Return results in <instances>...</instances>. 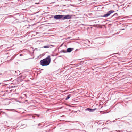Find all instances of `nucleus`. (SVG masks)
I'll list each match as a JSON object with an SVG mask.
<instances>
[{
  "label": "nucleus",
  "mask_w": 132,
  "mask_h": 132,
  "mask_svg": "<svg viewBox=\"0 0 132 132\" xmlns=\"http://www.w3.org/2000/svg\"><path fill=\"white\" fill-rule=\"evenodd\" d=\"M51 61V59L50 55L47 57L40 61L39 64L42 66H47L49 65Z\"/></svg>",
  "instance_id": "nucleus-1"
},
{
  "label": "nucleus",
  "mask_w": 132,
  "mask_h": 132,
  "mask_svg": "<svg viewBox=\"0 0 132 132\" xmlns=\"http://www.w3.org/2000/svg\"><path fill=\"white\" fill-rule=\"evenodd\" d=\"M72 15H58L54 16V18L56 20L61 19L64 20L65 19H70L71 18Z\"/></svg>",
  "instance_id": "nucleus-2"
},
{
  "label": "nucleus",
  "mask_w": 132,
  "mask_h": 132,
  "mask_svg": "<svg viewBox=\"0 0 132 132\" xmlns=\"http://www.w3.org/2000/svg\"><path fill=\"white\" fill-rule=\"evenodd\" d=\"M114 11L112 10H110L107 13L104 14L103 15H101V17H106L109 16L111 14L113 13Z\"/></svg>",
  "instance_id": "nucleus-3"
},
{
  "label": "nucleus",
  "mask_w": 132,
  "mask_h": 132,
  "mask_svg": "<svg viewBox=\"0 0 132 132\" xmlns=\"http://www.w3.org/2000/svg\"><path fill=\"white\" fill-rule=\"evenodd\" d=\"M97 109H91L90 108H88L85 109L86 111H88L89 112H93L95 110H96Z\"/></svg>",
  "instance_id": "nucleus-4"
},
{
  "label": "nucleus",
  "mask_w": 132,
  "mask_h": 132,
  "mask_svg": "<svg viewBox=\"0 0 132 132\" xmlns=\"http://www.w3.org/2000/svg\"><path fill=\"white\" fill-rule=\"evenodd\" d=\"M12 20L13 21V23H19V20L18 19H16L14 17L13 18Z\"/></svg>",
  "instance_id": "nucleus-5"
},
{
  "label": "nucleus",
  "mask_w": 132,
  "mask_h": 132,
  "mask_svg": "<svg viewBox=\"0 0 132 132\" xmlns=\"http://www.w3.org/2000/svg\"><path fill=\"white\" fill-rule=\"evenodd\" d=\"M74 49L73 48H69L67 49L66 52L70 53Z\"/></svg>",
  "instance_id": "nucleus-6"
},
{
  "label": "nucleus",
  "mask_w": 132,
  "mask_h": 132,
  "mask_svg": "<svg viewBox=\"0 0 132 132\" xmlns=\"http://www.w3.org/2000/svg\"><path fill=\"white\" fill-rule=\"evenodd\" d=\"M26 126V125L23 124H22L21 126V127L22 128H24Z\"/></svg>",
  "instance_id": "nucleus-7"
},
{
  "label": "nucleus",
  "mask_w": 132,
  "mask_h": 132,
  "mask_svg": "<svg viewBox=\"0 0 132 132\" xmlns=\"http://www.w3.org/2000/svg\"><path fill=\"white\" fill-rule=\"evenodd\" d=\"M70 94L68 95L67 96V97L65 98V100H67L69 99L70 98Z\"/></svg>",
  "instance_id": "nucleus-8"
},
{
  "label": "nucleus",
  "mask_w": 132,
  "mask_h": 132,
  "mask_svg": "<svg viewBox=\"0 0 132 132\" xmlns=\"http://www.w3.org/2000/svg\"><path fill=\"white\" fill-rule=\"evenodd\" d=\"M50 45H46L44 46L43 47L45 48H50Z\"/></svg>",
  "instance_id": "nucleus-9"
},
{
  "label": "nucleus",
  "mask_w": 132,
  "mask_h": 132,
  "mask_svg": "<svg viewBox=\"0 0 132 132\" xmlns=\"http://www.w3.org/2000/svg\"><path fill=\"white\" fill-rule=\"evenodd\" d=\"M60 53H62V52L63 53H66V51L64 50H62L60 51Z\"/></svg>",
  "instance_id": "nucleus-10"
},
{
  "label": "nucleus",
  "mask_w": 132,
  "mask_h": 132,
  "mask_svg": "<svg viewBox=\"0 0 132 132\" xmlns=\"http://www.w3.org/2000/svg\"><path fill=\"white\" fill-rule=\"evenodd\" d=\"M111 121H110V120H108L106 121V122L105 123V124H108L110 122H111Z\"/></svg>",
  "instance_id": "nucleus-11"
},
{
  "label": "nucleus",
  "mask_w": 132,
  "mask_h": 132,
  "mask_svg": "<svg viewBox=\"0 0 132 132\" xmlns=\"http://www.w3.org/2000/svg\"><path fill=\"white\" fill-rule=\"evenodd\" d=\"M121 130H116V131H112V132H121Z\"/></svg>",
  "instance_id": "nucleus-12"
},
{
  "label": "nucleus",
  "mask_w": 132,
  "mask_h": 132,
  "mask_svg": "<svg viewBox=\"0 0 132 132\" xmlns=\"http://www.w3.org/2000/svg\"><path fill=\"white\" fill-rule=\"evenodd\" d=\"M118 16V14L117 13H115L114 15L112 16Z\"/></svg>",
  "instance_id": "nucleus-13"
},
{
  "label": "nucleus",
  "mask_w": 132,
  "mask_h": 132,
  "mask_svg": "<svg viewBox=\"0 0 132 132\" xmlns=\"http://www.w3.org/2000/svg\"><path fill=\"white\" fill-rule=\"evenodd\" d=\"M14 57L13 56L12 57L10 60L11 61L12 60H13L14 59Z\"/></svg>",
  "instance_id": "nucleus-14"
},
{
  "label": "nucleus",
  "mask_w": 132,
  "mask_h": 132,
  "mask_svg": "<svg viewBox=\"0 0 132 132\" xmlns=\"http://www.w3.org/2000/svg\"><path fill=\"white\" fill-rule=\"evenodd\" d=\"M13 86H10V88H9L10 89V88H13Z\"/></svg>",
  "instance_id": "nucleus-15"
},
{
  "label": "nucleus",
  "mask_w": 132,
  "mask_h": 132,
  "mask_svg": "<svg viewBox=\"0 0 132 132\" xmlns=\"http://www.w3.org/2000/svg\"><path fill=\"white\" fill-rule=\"evenodd\" d=\"M35 118V116H32V118L34 119Z\"/></svg>",
  "instance_id": "nucleus-16"
},
{
  "label": "nucleus",
  "mask_w": 132,
  "mask_h": 132,
  "mask_svg": "<svg viewBox=\"0 0 132 132\" xmlns=\"http://www.w3.org/2000/svg\"><path fill=\"white\" fill-rule=\"evenodd\" d=\"M124 30V29H121L120 30Z\"/></svg>",
  "instance_id": "nucleus-17"
},
{
  "label": "nucleus",
  "mask_w": 132,
  "mask_h": 132,
  "mask_svg": "<svg viewBox=\"0 0 132 132\" xmlns=\"http://www.w3.org/2000/svg\"><path fill=\"white\" fill-rule=\"evenodd\" d=\"M39 4V3H35V4Z\"/></svg>",
  "instance_id": "nucleus-18"
},
{
  "label": "nucleus",
  "mask_w": 132,
  "mask_h": 132,
  "mask_svg": "<svg viewBox=\"0 0 132 132\" xmlns=\"http://www.w3.org/2000/svg\"><path fill=\"white\" fill-rule=\"evenodd\" d=\"M115 121V120H114V121H112V122H114Z\"/></svg>",
  "instance_id": "nucleus-19"
},
{
  "label": "nucleus",
  "mask_w": 132,
  "mask_h": 132,
  "mask_svg": "<svg viewBox=\"0 0 132 132\" xmlns=\"http://www.w3.org/2000/svg\"><path fill=\"white\" fill-rule=\"evenodd\" d=\"M101 123V122L100 123H99V124H101V123Z\"/></svg>",
  "instance_id": "nucleus-20"
},
{
  "label": "nucleus",
  "mask_w": 132,
  "mask_h": 132,
  "mask_svg": "<svg viewBox=\"0 0 132 132\" xmlns=\"http://www.w3.org/2000/svg\"><path fill=\"white\" fill-rule=\"evenodd\" d=\"M40 125V123H39V124H38V126H39Z\"/></svg>",
  "instance_id": "nucleus-21"
},
{
  "label": "nucleus",
  "mask_w": 132,
  "mask_h": 132,
  "mask_svg": "<svg viewBox=\"0 0 132 132\" xmlns=\"http://www.w3.org/2000/svg\"><path fill=\"white\" fill-rule=\"evenodd\" d=\"M59 57H61V56H59Z\"/></svg>",
  "instance_id": "nucleus-22"
},
{
  "label": "nucleus",
  "mask_w": 132,
  "mask_h": 132,
  "mask_svg": "<svg viewBox=\"0 0 132 132\" xmlns=\"http://www.w3.org/2000/svg\"><path fill=\"white\" fill-rule=\"evenodd\" d=\"M99 121V122H101V121Z\"/></svg>",
  "instance_id": "nucleus-23"
},
{
  "label": "nucleus",
  "mask_w": 132,
  "mask_h": 132,
  "mask_svg": "<svg viewBox=\"0 0 132 132\" xmlns=\"http://www.w3.org/2000/svg\"><path fill=\"white\" fill-rule=\"evenodd\" d=\"M22 55V54H21L20 55V56H21Z\"/></svg>",
  "instance_id": "nucleus-24"
},
{
  "label": "nucleus",
  "mask_w": 132,
  "mask_h": 132,
  "mask_svg": "<svg viewBox=\"0 0 132 132\" xmlns=\"http://www.w3.org/2000/svg\"><path fill=\"white\" fill-rule=\"evenodd\" d=\"M131 52H130V53H129V54H131Z\"/></svg>",
  "instance_id": "nucleus-25"
},
{
  "label": "nucleus",
  "mask_w": 132,
  "mask_h": 132,
  "mask_svg": "<svg viewBox=\"0 0 132 132\" xmlns=\"http://www.w3.org/2000/svg\"><path fill=\"white\" fill-rule=\"evenodd\" d=\"M16 71H15V72L16 73Z\"/></svg>",
  "instance_id": "nucleus-26"
},
{
  "label": "nucleus",
  "mask_w": 132,
  "mask_h": 132,
  "mask_svg": "<svg viewBox=\"0 0 132 132\" xmlns=\"http://www.w3.org/2000/svg\"><path fill=\"white\" fill-rule=\"evenodd\" d=\"M35 115H38L36 114Z\"/></svg>",
  "instance_id": "nucleus-27"
}]
</instances>
